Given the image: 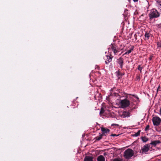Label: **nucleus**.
<instances>
[{
    "label": "nucleus",
    "mask_w": 161,
    "mask_h": 161,
    "mask_svg": "<svg viewBox=\"0 0 161 161\" xmlns=\"http://www.w3.org/2000/svg\"><path fill=\"white\" fill-rule=\"evenodd\" d=\"M133 150L130 148L126 150L124 152V156L125 159H130L134 155Z\"/></svg>",
    "instance_id": "1"
},
{
    "label": "nucleus",
    "mask_w": 161,
    "mask_h": 161,
    "mask_svg": "<svg viewBox=\"0 0 161 161\" xmlns=\"http://www.w3.org/2000/svg\"><path fill=\"white\" fill-rule=\"evenodd\" d=\"M160 15L158 11L155 9L151 10L149 14V16L150 19L158 17Z\"/></svg>",
    "instance_id": "2"
},
{
    "label": "nucleus",
    "mask_w": 161,
    "mask_h": 161,
    "mask_svg": "<svg viewBox=\"0 0 161 161\" xmlns=\"http://www.w3.org/2000/svg\"><path fill=\"white\" fill-rule=\"evenodd\" d=\"M150 147V145L149 144H146L142 147L140 151V153L142 154H146L149 150Z\"/></svg>",
    "instance_id": "3"
},
{
    "label": "nucleus",
    "mask_w": 161,
    "mask_h": 161,
    "mask_svg": "<svg viewBox=\"0 0 161 161\" xmlns=\"http://www.w3.org/2000/svg\"><path fill=\"white\" fill-rule=\"evenodd\" d=\"M130 103V101L126 98L121 100L120 102V104L123 108H125L129 106Z\"/></svg>",
    "instance_id": "4"
},
{
    "label": "nucleus",
    "mask_w": 161,
    "mask_h": 161,
    "mask_svg": "<svg viewBox=\"0 0 161 161\" xmlns=\"http://www.w3.org/2000/svg\"><path fill=\"white\" fill-rule=\"evenodd\" d=\"M113 58V56L110 54H109V55H106L103 57V58L105 60V64H108L109 63L112 61Z\"/></svg>",
    "instance_id": "5"
},
{
    "label": "nucleus",
    "mask_w": 161,
    "mask_h": 161,
    "mask_svg": "<svg viewBox=\"0 0 161 161\" xmlns=\"http://www.w3.org/2000/svg\"><path fill=\"white\" fill-rule=\"evenodd\" d=\"M110 48L113 51L114 54L116 55L119 52V49L115 44H111L110 45Z\"/></svg>",
    "instance_id": "6"
},
{
    "label": "nucleus",
    "mask_w": 161,
    "mask_h": 161,
    "mask_svg": "<svg viewBox=\"0 0 161 161\" xmlns=\"http://www.w3.org/2000/svg\"><path fill=\"white\" fill-rule=\"evenodd\" d=\"M161 120L160 118L157 116L153 117L152 119V121L154 125H158L160 124Z\"/></svg>",
    "instance_id": "7"
},
{
    "label": "nucleus",
    "mask_w": 161,
    "mask_h": 161,
    "mask_svg": "<svg viewBox=\"0 0 161 161\" xmlns=\"http://www.w3.org/2000/svg\"><path fill=\"white\" fill-rule=\"evenodd\" d=\"M101 130L102 131V133H101V134L103 136H106V134L108 133L110 131L109 129L104 127H101Z\"/></svg>",
    "instance_id": "8"
},
{
    "label": "nucleus",
    "mask_w": 161,
    "mask_h": 161,
    "mask_svg": "<svg viewBox=\"0 0 161 161\" xmlns=\"http://www.w3.org/2000/svg\"><path fill=\"white\" fill-rule=\"evenodd\" d=\"M117 62L119 65L120 68L122 69L124 64V60L121 57H120L117 60Z\"/></svg>",
    "instance_id": "9"
},
{
    "label": "nucleus",
    "mask_w": 161,
    "mask_h": 161,
    "mask_svg": "<svg viewBox=\"0 0 161 161\" xmlns=\"http://www.w3.org/2000/svg\"><path fill=\"white\" fill-rule=\"evenodd\" d=\"M128 47L129 48V49L124 54H123V56H124L125 55L129 54V53H130L133 50L134 46L130 45Z\"/></svg>",
    "instance_id": "10"
},
{
    "label": "nucleus",
    "mask_w": 161,
    "mask_h": 161,
    "mask_svg": "<svg viewBox=\"0 0 161 161\" xmlns=\"http://www.w3.org/2000/svg\"><path fill=\"white\" fill-rule=\"evenodd\" d=\"M130 116V113L127 111H124L122 114V116L123 118L129 117Z\"/></svg>",
    "instance_id": "11"
},
{
    "label": "nucleus",
    "mask_w": 161,
    "mask_h": 161,
    "mask_svg": "<svg viewBox=\"0 0 161 161\" xmlns=\"http://www.w3.org/2000/svg\"><path fill=\"white\" fill-rule=\"evenodd\" d=\"M94 157L92 156H86L84 159V161H93Z\"/></svg>",
    "instance_id": "12"
},
{
    "label": "nucleus",
    "mask_w": 161,
    "mask_h": 161,
    "mask_svg": "<svg viewBox=\"0 0 161 161\" xmlns=\"http://www.w3.org/2000/svg\"><path fill=\"white\" fill-rule=\"evenodd\" d=\"M161 142L159 140H156L154 141H152L149 144L155 147L156 145L159 143H160Z\"/></svg>",
    "instance_id": "13"
},
{
    "label": "nucleus",
    "mask_w": 161,
    "mask_h": 161,
    "mask_svg": "<svg viewBox=\"0 0 161 161\" xmlns=\"http://www.w3.org/2000/svg\"><path fill=\"white\" fill-rule=\"evenodd\" d=\"M97 161H105V158L103 156L100 155L97 157Z\"/></svg>",
    "instance_id": "14"
},
{
    "label": "nucleus",
    "mask_w": 161,
    "mask_h": 161,
    "mask_svg": "<svg viewBox=\"0 0 161 161\" xmlns=\"http://www.w3.org/2000/svg\"><path fill=\"white\" fill-rule=\"evenodd\" d=\"M99 136H96L94 139L95 140V142L97 141H99L102 139L103 136L101 135V133L99 134Z\"/></svg>",
    "instance_id": "15"
},
{
    "label": "nucleus",
    "mask_w": 161,
    "mask_h": 161,
    "mask_svg": "<svg viewBox=\"0 0 161 161\" xmlns=\"http://www.w3.org/2000/svg\"><path fill=\"white\" fill-rule=\"evenodd\" d=\"M116 74L117 76L119 77L122 76L125 74L124 73L120 72L119 70L116 71Z\"/></svg>",
    "instance_id": "16"
},
{
    "label": "nucleus",
    "mask_w": 161,
    "mask_h": 161,
    "mask_svg": "<svg viewBox=\"0 0 161 161\" xmlns=\"http://www.w3.org/2000/svg\"><path fill=\"white\" fill-rule=\"evenodd\" d=\"M151 35V34L149 33L146 32L145 34V39L148 40Z\"/></svg>",
    "instance_id": "17"
},
{
    "label": "nucleus",
    "mask_w": 161,
    "mask_h": 161,
    "mask_svg": "<svg viewBox=\"0 0 161 161\" xmlns=\"http://www.w3.org/2000/svg\"><path fill=\"white\" fill-rule=\"evenodd\" d=\"M142 141L144 142H146L148 141L147 138L145 136L142 137Z\"/></svg>",
    "instance_id": "18"
},
{
    "label": "nucleus",
    "mask_w": 161,
    "mask_h": 161,
    "mask_svg": "<svg viewBox=\"0 0 161 161\" xmlns=\"http://www.w3.org/2000/svg\"><path fill=\"white\" fill-rule=\"evenodd\" d=\"M157 2L158 4V7L161 8V0H158Z\"/></svg>",
    "instance_id": "19"
},
{
    "label": "nucleus",
    "mask_w": 161,
    "mask_h": 161,
    "mask_svg": "<svg viewBox=\"0 0 161 161\" xmlns=\"http://www.w3.org/2000/svg\"><path fill=\"white\" fill-rule=\"evenodd\" d=\"M140 130H138L136 133H135V134L133 135V136H139L140 135Z\"/></svg>",
    "instance_id": "20"
},
{
    "label": "nucleus",
    "mask_w": 161,
    "mask_h": 161,
    "mask_svg": "<svg viewBox=\"0 0 161 161\" xmlns=\"http://www.w3.org/2000/svg\"><path fill=\"white\" fill-rule=\"evenodd\" d=\"M143 68V67H141L140 65H138V68H137V69L140 71V72L141 73H142V70Z\"/></svg>",
    "instance_id": "21"
},
{
    "label": "nucleus",
    "mask_w": 161,
    "mask_h": 161,
    "mask_svg": "<svg viewBox=\"0 0 161 161\" xmlns=\"http://www.w3.org/2000/svg\"><path fill=\"white\" fill-rule=\"evenodd\" d=\"M158 48L161 47V41H160L157 43Z\"/></svg>",
    "instance_id": "22"
},
{
    "label": "nucleus",
    "mask_w": 161,
    "mask_h": 161,
    "mask_svg": "<svg viewBox=\"0 0 161 161\" xmlns=\"http://www.w3.org/2000/svg\"><path fill=\"white\" fill-rule=\"evenodd\" d=\"M136 80L139 81L140 79V75H136Z\"/></svg>",
    "instance_id": "23"
},
{
    "label": "nucleus",
    "mask_w": 161,
    "mask_h": 161,
    "mask_svg": "<svg viewBox=\"0 0 161 161\" xmlns=\"http://www.w3.org/2000/svg\"><path fill=\"white\" fill-rule=\"evenodd\" d=\"M104 109L102 108L100 112V115L103 114L104 112Z\"/></svg>",
    "instance_id": "24"
},
{
    "label": "nucleus",
    "mask_w": 161,
    "mask_h": 161,
    "mask_svg": "<svg viewBox=\"0 0 161 161\" xmlns=\"http://www.w3.org/2000/svg\"><path fill=\"white\" fill-rule=\"evenodd\" d=\"M149 127L150 126L149 125H147L145 129V130L146 131L148 130L149 129Z\"/></svg>",
    "instance_id": "25"
},
{
    "label": "nucleus",
    "mask_w": 161,
    "mask_h": 161,
    "mask_svg": "<svg viewBox=\"0 0 161 161\" xmlns=\"http://www.w3.org/2000/svg\"><path fill=\"white\" fill-rule=\"evenodd\" d=\"M113 161H122V160L119 158H116L114 159Z\"/></svg>",
    "instance_id": "26"
},
{
    "label": "nucleus",
    "mask_w": 161,
    "mask_h": 161,
    "mask_svg": "<svg viewBox=\"0 0 161 161\" xmlns=\"http://www.w3.org/2000/svg\"><path fill=\"white\" fill-rule=\"evenodd\" d=\"M130 96H132L133 97H134L136 98L137 99H139V98L137 97V96L135 95H131V94H130Z\"/></svg>",
    "instance_id": "27"
},
{
    "label": "nucleus",
    "mask_w": 161,
    "mask_h": 161,
    "mask_svg": "<svg viewBox=\"0 0 161 161\" xmlns=\"http://www.w3.org/2000/svg\"><path fill=\"white\" fill-rule=\"evenodd\" d=\"M114 125L116 126H119V125L118 124H113L111 125V126H113Z\"/></svg>",
    "instance_id": "28"
},
{
    "label": "nucleus",
    "mask_w": 161,
    "mask_h": 161,
    "mask_svg": "<svg viewBox=\"0 0 161 161\" xmlns=\"http://www.w3.org/2000/svg\"><path fill=\"white\" fill-rule=\"evenodd\" d=\"M119 135H116V134H111L110 135V136H118Z\"/></svg>",
    "instance_id": "29"
},
{
    "label": "nucleus",
    "mask_w": 161,
    "mask_h": 161,
    "mask_svg": "<svg viewBox=\"0 0 161 161\" xmlns=\"http://www.w3.org/2000/svg\"><path fill=\"white\" fill-rule=\"evenodd\" d=\"M160 88V85H159L158 86V89H157V92H158V91L159 89Z\"/></svg>",
    "instance_id": "30"
},
{
    "label": "nucleus",
    "mask_w": 161,
    "mask_h": 161,
    "mask_svg": "<svg viewBox=\"0 0 161 161\" xmlns=\"http://www.w3.org/2000/svg\"><path fill=\"white\" fill-rule=\"evenodd\" d=\"M152 56H151L149 58V60H151L152 59Z\"/></svg>",
    "instance_id": "31"
},
{
    "label": "nucleus",
    "mask_w": 161,
    "mask_h": 161,
    "mask_svg": "<svg viewBox=\"0 0 161 161\" xmlns=\"http://www.w3.org/2000/svg\"><path fill=\"white\" fill-rule=\"evenodd\" d=\"M75 99L73 101V103H74L75 104H76V103H75Z\"/></svg>",
    "instance_id": "32"
},
{
    "label": "nucleus",
    "mask_w": 161,
    "mask_h": 161,
    "mask_svg": "<svg viewBox=\"0 0 161 161\" xmlns=\"http://www.w3.org/2000/svg\"><path fill=\"white\" fill-rule=\"evenodd\" d=\"M137 36V35H136V34H135V35H134V36L136 38V37Z\"/></svg>",
    "instance_id": "33"
},
{
    "label": "nucleus",
    "mask_w": 161,
    "mask_h": 161,
    "mask_svg": "<svg viewBox=\"0 0 161 161\" xmlns=\"http://www.w3.org/2000/svg\"><path fill=\"white\" fill-rule=\"evenodd\" d=\"M133 1L134 2H137L138 1V0H133Z\"/></svg>",
    "instance_id": "34"
},
{
    "label": "nucleus",
    "mask_w": 161,
    "mask_h": 161,
    "mask_svg": "<svg viewBox=\"0 0 161 161\" xmlns=\"http://www.w3.org/2000/svg\"><path fill=\"white\" fill-rule=\"evenodd\" d=\"M160 114H161V108H160Z\"/></svg>",
    "instance_id": "35"
},
{
    "label": "nucleus",
    "mask_w": 161,
    "mask_h": 161,
    "mask_svg": "<svg viewBox=\"0 0 161 161\" xmlns=\"http://www.w3.org/2000/svg\"><path fill=\"white\" fill-rule=\"evenodd\" d=\"M78 98V97H77L76 98V99H77V98Z\"/></svg>",
    "instance_id": "36"
},
{
    "label": "nucleus",
    "mask_w": 161,
    "mask_h": 161,
    "mask_svg": "<svg viewBox=\"0 0 161 161\" xmlns=\"http://www.w3.org/2000/svg\"><path fill=\"white\" fill-rule=\"evenodd\" d=\"M130 112H131V110H130Z\"/></svg>",
    "instance_id": "37"
}]
</instances>
